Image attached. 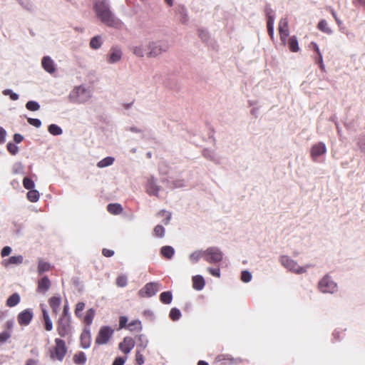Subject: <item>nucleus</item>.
<instances>
[{"label": "nucleus", "mask_w": 365, "mask_h": 365, "mask_svg": "<svg viewBox=\"0 0 365 365\" xmlns=\"http://www.w3.org/2000/svg\"><path fill=\"white\" fill-rule=\"evenodd\" d=\"M131 52L137 57L149 58H157L169 49V44L165 41H145L134 44L131 47Z\"/></svg>", "instance_id": "f257e3e1"}, {"label": "nucleus", "mask_w": 365, "mask_h": 365, "mask_svg": "<svg viewBox=\"0 0 365 365\" xmlns=\"http://www.w3.org/2000/svg\"><path fill=\"white\" fill-rule=\"evenodd\" d=\"M93 10L96 17L106 26L115 29L121 28L122 21L110 11L108 0H96Z\"/></svg>", "instance_id": "f03ea898"}, {"label": "nucleus", "mask_w": 365, "mask_h": 365, "mask_svg": "<svg viewBox=\"0 0 365 365\" xmlns=\"http://www.w3.org/2000/svg\"><path fill=\"white\" fill-rule=\"evenodd\" d=\"M93 89L86 84L74 86L69 92L67 99L71 103L85 104L93 98Z\"/></svg>", "instance_id": "7ed1b4c3"}, {"label": "nucleus", "mask_w": 365, "mask_h": 365, "mask_svg": "<svg viewBox=\"0 0 365 365\" xmlns=\"http://www.w3.org/2000/svg\"><path fill=\"white\" fill-rule=\"evenodd\" d=\"M167 183L165 180H159L153 176H149L145 183V192L150 196L161 198L167 192L165 188Z\"/></svg>", "instance_id": "20e7f679"}, {"label": "nucleus", "mask_w": 365, "mask_h": 365, "mask_svg": "<svg viewBox=\"0 0 365 365\" xmlns=\"http://www.w3.org/2000/svg\"><path fill=\"white\" fill-rule=\"evenodd\" d=\"M279 261L286 269L296 274H306L309 269L313 267L312 264L301 265L297 261L287 255L282 256Z\"/></svg>", "instance_id": "39448f33"}, {"label": "nucleus", "mask_w": 365, "mask_h": 365, "mask_svg": "<svg viewBox=\"0 0 365 365\" xmlns=\"http://www.w3.org/2000/svg\"><path fill=\"white\" fill-rule=\"evenodd\" d=\"M318 289L324 294H334L338 291L337 283L329 274H325L318 282Z\"/></svg>", "instance_id": "423d86ee"}, {"label": "nucleus", "mask_w": 365, "mask_h": 365, "mask_svg": "<svg viewBox=\"0 0 365 365\" xmlns=\"http://www.w3.org/2000/svg\"><path fill=\"white\" fill-rule=\"evenodd\" d=\"M67 353V348L64 341L60 339H55V346L50 350V357L52 360L62 361Z\"/></svg>", "instance_id": "0eeeda50"}, {"label": "nucleus", "mask_w": 365, "mask_h": 365, "mask_svg": "<svg viewBox=\"0 0 365 365\" xmlns=\"http://www.w3.org/2000/svg\"><path fill=\"white\" fill-rule=\"evenodd\" d=\"M205 260L210 264H216L222 261L223 254L221 250L216 247H210L204 250Z\"/></svg>", "instance_id": "6e6552de"}, {"label": "nucleus", "mask_w": 365, "mask_h": 365, "mask_svg": "<svg viewBox=\"0 0 365 365\" xmlns=\"http://www.w3.org/2000/svg\"><path fill=\"white\" fill-rule=\"evenodd\" d=\"M113 334V329L109 327H102L96 338V343L99 345L107 344Z\"/></svg>", "instance_id": "1a4fd4ad"}, {"label": "nucleus", "mask_w": 365, "mask_h": 365, "mask_svg": "<svg viewBox=\"0 0 365 365\" xmlns=\"http://www.w3.org/2000/svg\"><path fill=\"white\" fill-rule=\"evenodd\" d=\"M57 330L58 334L62 337L67 336L71 334V325L68 317L64 316L59 319Z\"/></svg>", "instance_id": "9d476101"}, {"label": "nucleus", "mask_w": 365, "mask_h": 365, "mask_svg": "<svg viewBox=\"0 0 365 365\" xmlns=\"http://www.w3.org/2000/svg\"><path fill=\"white\" fill-rule=\"evenodd\" d=\"M123 57V51L119 47H112L106 54V60L108 64L118 63Z\"/></svg>", "instance_id": "9b49d317"}, {"label": "nucleus", "mask_w": 365, "mask_h": 365, "mask_svg": "<svg viewBox=\"0 0 365 365\" xmlns=\"http://www.w3.org/2000/svg\"><path fill=\"white\" fill-rule=\"evenodd\" d=\"M327 153V146L322 142L314 144L310 150V156L314 161H317L319 158Z\"/></svg>", "instance_id": "f8f14e48"}, {"label": "nucleus", "mask_w": 365, "mask_h": 365, "mask_svg": "<svg viewBox=\"0 0 365 365\" xmlns=\"http://www.w3.org/2000/svg\"><path fill=\"white\" fill-rule=\"evenodd\" d=\"M289 21L287 17L282 18L279 21L278 31L280 35V39L284 45L286 44L287 38L289 35Z\"/></svg>", "instance_id": "ddd939ff"}, {"label": "nucleus", "mask_w": 365, "mask_h": 365, "mask_svg": "<svg viewBox=\"0 0 365 365\" xmlns=\"http://www.w3.org/2000/svg\"><path fill=\"white\" fill-rule=\"evenodd\" d=\"M159 290V284L157 282L148 283L143 288L139 291V294L142 297H150L156 294Z\"/></svg>", "instance_id": "4468645a"}, {"label": "nucleus", "mask_w": 365, "mask_h": 365, "mask_svg": "<svg viewBox=\"0 0 365 365\" xmlns=\"http://www.w3.org/2000/svg\"><path fill=\"white\" fill-rule=\"evenodd\" d=\"M41 66L43 70L49 74H53L57 70L55 61L48 56H46L42 58Z\"/></svg>", "instance_id": "2eb2a0df"}, {"label": "nucleus", "mask_w": 365, "mask_h": 365, "mask_svg": "<svg viewBox=\"0 0 365 365\" xmlns=\"http://www.w3.org/2000/svg\"><path fill=\"white\" fill-rule=\"evenodd\" d=\"M33 318V312L31 309H25L21 312L17 317L18 322L21 326H27Z\"/></svg>", "instance_id": "dca6fc26"}, {"label": "nucleus", "mask_w": 365, "mask_h": 365, "mask_svg": "<svg viewBox=\"0 0 365 365\" xmlns=\"http://www.w3.org/2000/svg\"><path fill=\"white\" fill-rule=\"evenodd\" d=\"M135 346V341L133 338L127 336L125 337L119 344L120 350L125 354H128Z\"/></svg>", "instance_id": "f3484780"}, {"label": "nucleus", "mask_w": 365, "mask_h": 365, "mask_svg": "<svg viewBox=\"0 0 365 365\" xmlns=\"http://www.w3.org/2000/svg\"><path fill=\"white\" fill-rule=\"evenodd\" d=\"M81 344L83 349H88L91 346V336L88 327H86L81 334Z\"/></svg>", "instance_id": "a211bd4d"}, {"label": "nucleus", "mask_w": 365, "mask_h": 365, "mask_svg": "<svg viewBox=\"0 0 365 365\" xmlns=\"http://www.w3.org/2000/svg\"><path fill=\"white\" fill-rule=\"evenodd\" d=\"M137 340V349L144 351L148 346L149 340L145 334H139L135 337Z\"/></svg>", "instance_id": "6ab92c4d"}, {"label": "nucleus", "mask_w": 365, "mask_h": 365, "mask_svg": "<svg viewBox=\"0 0 365 365\" xmlns=\"http://www.w3.org/2000/svg\"><path fill=\"white\" fill-rule=\"evenodd\" d=\"M287 43L292 52L297 53L300 50L296 36H290L288 40L287 39L286 44Z\"/></svg>", "instance_id": "aec40b11"}, {"label": "nucleus", "mask_w": 365, "mask_h": 365, "mask_svg": "<svg viewBox=\"0 0 365 365\" xmlns=\"http://www.w3.org/2000/svg\"><path fill=\"white\" fill-rule=\"evenodd\" d=\"M205 259V252L202 250L193 251L189 255V260L192 264H195L200 261L201 258Z\"/></svg>", "instance_id": "412c9836"}, {"label": "nucleus", "mask_w": 365, "mask_h": 365, "mask_svg": "<svg viewBox=\"0 0 365 365\" xmlns=\"http://www.w3.org/2000/svg\"><path fill=\"white\" fill-rule=\"evenodd\" d=\"M51 285L50 280L47 277H43L38 281L37 291L40 293H45Z\"/></svg>", "instance_id": "4be33fe9"}, {"label": "nucleus", "mask_w": 365, "mask_h": 365, "mask_svg": "<svg viewBox=\"0 0 365 365\" xmlns=\"http://www.w3.org/2000/svg\"><path fill=\"white\" fill-rule=\"evenodd\" d=\"M205 280L201 275H195L192 277V287L196 290H202L205 287Z\"/></svg>", "instance_id": "5701e85b"}, {"label": "nucleus", "mask_w": 365, "mask_h": 365, "mask_svg": "<svg viewBox=\"0 0 365 365\" xmlns=\"http://www.w3.org/2000/svg\"><path fill=\"white\" fill-rule=\"evenodd\" d=\"M317 29L322 32L328 35H331L333 33L332 29L325 19H322L319 21L317 24Z\"/></svg>", "instance_id": "b1692460"}, {"label": "nucleus", "mask_w": 365, "mask_h": 365, "mask_svg": "<svg viewBox=\"0 0 365 365\" xmlns=\"http://www.w3.org/2000/svg\"><path fill=\"white\" fill-rule=\"evenodd\" d=\"M23 262V257L21 255L12 256L9 259H4L2 262V264L5 267H8L11 264H19Z\"/></svg>", "instance_id": "393cba45"}, {"label": "nucleus", "mask_w": 365, "mask_h": 365, "mask_svg": "<svg viewBox=\"0 0 365 365\" xmlns=\"http://www.w3.org/2000/svg\"><path fill=\"white\" fill-rule=\"evenodd\" d=\"M73 360L76 364L84 365L86 362L87 358H86V354L83 352L80 351V352L76 353L73 355Z\"/></svg>", "instance_id": "a878e982"}, {"label": "nucleus", "mask_w": 365, "mask_h": 365, "mask_svg": "<svg viewBox=\"0 0 365 365\" xmlns=\"http://www.w3.org/2000/svg\"><path fill=\"white\" fill-rule=\"evenodd\" d=\"M20 299L19 294L14 293L7 299L6 304L9 307H15L20 302Z\"/></svg>", "instance_id": "bb28decb"}, {"label": "nucleus", "mask_w": 365, "mask_h": 365, "mask_svg": "<svg viewBox=\"0 0 365 365\" xmlns=\"http://www.w3.org/2000/svg\"><path fill=\"white\" fill-rule=\"evenodd\" d=\"M95 314L96 311L93 308H91L86 311V314L83 318V321L85 324H87V327L92 324Z\"/></svg>", "instance_id": "cd10ccee"}, {"label": "nucleus", "mask_w": 365, "mask_h": 365, "mask_svg": "<svg viewBox=\"0 0 365 365\" xmlns=\"http://www.w3.org/2000/svg\"><path fill=\"white\" fill-rule=\"evenodd\" d=\"M61 298L59 297H52L49 299V304L51 309H53V312L56 313L58 311V308L61 305Z\"/></svg>", "instance_id": "c85d7f7f"}, {"label": "nucleus", "mask_w": 365, "mask_h": 365, "mask_svg": "<svg viewBox=\"0 0 365 365\" xmlns=\"http://www.w3.org/2000/svg\"><path fill=\"white\" fill-rule=\"evenodd\" d=\"M43 317L45 322V329L46 331H51L53 329V323L49 317L48 313L46 309H42Z\"/></svg>", "instance_id": "c756f323"}, {"label": "nucleus", "mask_w": 365, "mask_h": 365, "mask_svg": "<svg viewBox=\"0 0 365 365\" xmlns=\"http://www.w3.org/2000/svg\"><path fill=\"white\" fill-rule=\"evenodd\" d=\"M26 197L28 200H29L30 202H36L39 200L40 193L36 189L29 190V192L26 194Z\"/></svg>", "instance_id": "7c9ffc66"}, {"label": "nucleus", "mask_w": 365, "mask_h": 365, "mask_svg": "<svg viewBox=\"0 0 365 365\" xmlns=\"http://www.w3.org/2000/svg\"><path fill=\"white\" fill-rule=\"evenodd\" d=\"M128 328L131 331H140L143 327L140 321L136 319L128 324Z\"/></svg>", "instance_id": "2f4dec72"}, {"label": "nucleus", "mask_w": 365, "mask_h": 365, "mask_svg": "<svg viewBox=\"0 0 365 365\" xmlns=\"http://www.w3.org/2000/svg\"><path fill=\"white\" fill-rule=\"evenodd\" d=\"M114 161H115L114 158L110 157V156L106 157V158L102 159L101 160H100L97 163V166L100 168H106V167L113 165Z\"/></svg>", "instance_id": "473e14b6"}, {"label": "nucleus", "mask_w": 365, "mask_h": 365, "mask_svg": "<svg viewBox=\"0 0 365 365\" xmlns=\"http://www.w3.org/2000/svg\"><path fill=\"white\" fill-rule=\"evenodd\" d=\"M180 21L182 24H185L188 21V13L185 6H180L178 10Z\"/></svg>", "instance_id": "72a5a7b5"}, {"label": "nucleus", "mask_w": 365, "mask_h": 365, "mask_svg": "<svg viewBox=\"0 0 365 365\" xmlns=\"http://www.w3.org/2000/svg\"><path fill=\"white\" fill-rule=\"evenodd\" d=\"M103 43L102 38L99 36H94L91 39L90 46L93 49H98Z\"/></svg>", "instance_id": "f704fd0d"}, {"label": "nucleus", "mask_w": 365, "mask_h": 365, "mask_svg": "<svg viewBox=\"0 0 365 365\" xmlns=\"http://www.w3.org/2000/svg\"><path fill=\"white\" fill-rule=\"evenodd\" d=\"M174 252V249L170 246H164L161 248V254L166 258L170 259Z\"/></svg>", "instance_id": "c9c22d12"}, {"label": "nucleus", "mask_w": 365, "mask_h": 365, "mask_svg": "<svg viewBox=\"0 0 365 365\" xmlns=\"http://www.w3.org/2000/svg\"><path fill=\"white\" fill-rule=\"evenodd\" d=\"M123 210V208L119 204H109L108 205V211L113 215L120 214Z\"/></svg>", "instance_id": "e433bc0d"}, {"label": "nucleus", "mask_w": 365, "mask_h": 365, "mask_svg": "<svg viewBox=\"0 0 365 365\" xmlns=\"http://www.w3.org/2000/svg\"><path fill=\"white\" fill-rule=\"evenodd\" d=\"M50 269H51V265L49 263H48L45 261H43V260L38 261V272L39 274H42L45 272H48V271H49Z\"/></svg>", "instance_id": "4c0bfd02"}, {"label": "nucleus", "mask_w": 365, "mask_h": 365, "mask_svg": "<svg viewBox=\"0 0 365 365\" xmlns=\"http://www.w3.org/2000/svg\"><path fill=\"white\" fill-rule=\"evenodd\" d=\"M267 31L272 38L274 37V18L272 16H269L267 19Z\"/></svg>", "instance_id": "58836bf2"}, {"label": "nucleus", "mask_w": 365, "mask_h": 365, "mask_svg": "<svg viewBox=\"0 0 365 365\" xmlns=\"http://www.w3.org/2000/svg\"><path fill=\"white\" fill-rule=\"evenodd\" d=\"M23 185L25 189L28 190H31L35 189V182L34 181L31 179L30 178L25 177L23 179Z\"/></svg>", "instance_id": "ea45409f"}, {"label": "nucleus", "mask_w": 365, "mask_h": 365, "mask_svg": "<svg viewBox=\"0 0 365 365\" xmlns=\"http://www.w3.org/2000/svg\"><path fill=\"white\" fill-rule=\"evenodd\" d=\"M158 216L162 218V222L165 225H168L171 219V213L165 210L160 211Z\"/></svg>", "instance_id": "a19ab883"}, {"label": "nucleus", "mask_w": 365, "mask_h": 365, "mask_svg": "<svg viewBox=\"0 0 365 365\" xmlns=\"http://www.w3.org/2000/svg\"><path fill=\"white\" fill-rule=\"evenodd\" d=\"M48 132L53 135H60L62 134V129L56 124H51L48 126Z\"/></svg>", "instance_id": "79ce46f5"}, {"label": "nucleus", "mask_w": 365, "mask_h": 365, "mask_svg": "<svg viewBox=\"0 0 365 365\" xmlns=\"http://www.w3.org/2000/svg\"><path fill=\"white\" fill-rule=\"evenodd\" d=\"M160 301L164 304H170L172 302L173 296L170 292H165L160 295Z\"/></svg>", "instance_id": "37998d69"}, {"label": "nucleus", "mask_w": 365, "mask_h": 365, "mask_svg": "<svg viewBox=\"0 0 365 365\" xmlns=\"http://www.w3.org/2000/svg\"><path fill=\"white\" fill-rule=\"evenodd\" d=\"M128 278L125 275H119L116 279V284L119 287H124L127 285Z\"/></svg>", "instance_id": "c03bdc74"}, {"label": "nucleus", "mask_w": 365, "mask_h": 365, "mask_svg": "<svg viewBox=\"0 0 365 365\" xmlns=\"http://www.w3.org/2000/svg\"><path fill=\"white\" fill-rule=\"evenodd\" d=\"M2 94L4 96H9V98L11 101H17L19 98V95L16 93H14L11 89H4L2 91Z\"/></svg>", "instance_id": "a18cd8bd"}, {"label": "nucleus", "mask_w": 365, "mask_h": 365, "mask_svg": "<svg viewBox=\"0 0 365 365\" xmlns=\"http://www.w3.org/2000/svg\"><path fill=\"white\" fill-rule=\"evenodd\" d=\"M26 108L31 111H36L40 108L39 104L34 101H29L26 104Z\"/></svg>", "instance_id": "49530a36"}, {"label": "nucleus", "mask_w": 365, "mask_h": 365, "mask_svg": "<svg viewBox=\"0 0 365 365\" xmlns=\"http://www.w3.org/2000/svg\"><path fill=\"white\" fill-rule=\"evenodd\" d=\"M85 308V304L83 302L77 303L75 309V314L79 318H82V312Z\"/></svg>", "instance_id": "de8ad7c7"}, {"label": "nucleus", "mask_w": 365, "mask_h": 365, "mask_svg": "<svg viewBox=\"0 0 365 365\" xmlns=\"http://www.w3.org/2000/svg\"><path fill=\"white\" fill-rule=\"evenodd\" d=\"M181 317V312L176 308H173L170 312V317L173 320H178Z\"/></svg>", "instance_id": "09e8293b"}, {"label": "nucleus", "mask_w": 365, "mask_h": 365, "mask_svg": "<svg viewBox=\"0 0 365 365\" xmlns=\"http://www.w3.org/2000/svg\"><path fill=\"white\" fill-rule=\"evenodd\" d=\"M252 274L249 271L245 270L242 272L241 280L243 282H245V283L250 282L252 280Z\"/></svg>", "instance_id": "8fccbe9b"}, {"label": "nucleus", "mask_w": 365, "mask_h": 365, "mask_svg": "<svg viewBox=\"0 0 365 365\" xmlns=\"http://www.w3.org/2000/svg\"><path fill=\"white\" fill-rule=\"evenodd\" d=\"M12 172L14 174H23L24 166L21 163H15L12 167Z\"/></svg>", "instance_id": "3c124183"}, {"label": "nucleus", "mask_w": 365, "mask_h": 365, "mask_svg": "<svg viewBox=\"0 0 365 365\" xmlns=\"http://www.w3.org/2000/svg\"><path fill=\"white\" fill-rule=\"evenodd\" d=\"M142 351L140 350H136L135 351V362L138 365H143L145 362Z\"/></svg>", "instance_id": "603ef678"}, {"label": "nucleus", "mask_w": 365, "mask_h": 365, "mask_svg": "<svg viewBox=\"0 0 365 365\" xmlns=\"http://www.w3.org/2000/svg\"><path fill=\"white\" fill-rule=\"evenodd\" d=\"M11 334L9 331H4L0 333V344L5 343L10 337Z\"/></svg>", "instance_id": "864d4df0"}, {"label": "nucleus", "mask_w": 365, "mask_h": 365, "mask_svg": "<svg viewBox=\"0 0 365 365\" xmlns=\"http://www.w3.org/2000/svg\"><path fill=\"white\" fill-rule=\"evenodd\" d=\"M7 150L11 155H16L19 152V148L13 143H9L7 144Z\"/></svg>", "instance_id": "5fc2aeb1"}, {"label": "nucleus", "mask_w": 365, "mask_h": 365, "mask_svg": "<svg viewBox=\"0 0 365 365\" xmlns=\"http://www.w3.org/2000/svg\"><path fill=\"white\" fill-rule=\"evenodd\" d=\"M154 234L157 237H163L165 235V228L161 225H157L154 228Z\"/></svg>", "instance_id": "6e6d98bb"}, {"label": "nucleus", "mask_w": 365, "mask_h": 365, "mask_svg": "<svg viewBox=\"0 0 365 365\" xmlns=\"http://www.w3.org/2000/svg\"><path fill=\"white\" fill-rule=\"evenodd\" d=\"M27 120L30 125H31L36 128H39L41 125V122L38 119L29 118Z\"/></svg>", "instance_id": "4d7b16f0"}, {"label": "nucleus", "mask_w": 365, "mask_h": 365, "mask_svg": "<svg viewBox=\"0 0 365 365\" xmlns=\"http://www.w3.org/2000/svg\"><path fill=\"white\" fill-rule=\"evenodd\" d=\"M207 271L212 276H215L216 277H220V271L219 268L208 267L207 268Z\"/></svg>", "instance_id": "13d9d810"}, {"label": "nucleus", "mask_w": 365, "mask_h": 365, "mask_svg": "<svg viewBox=\"0 0 365 365\" xmlns=\"http://www.w3.org/2000/svg\"><path fill=\"white\" fill-rule=\"evenodd\" d=\"M128 318L125 316L120 317V322H119V326L120 329L125 328L128 327Z\"/></svg>", "instance_id": "bf43d9fd"}, {"label": "nucleus", "mask_w": 365, "mask_h": 365, "mask_svg": "<svg viewBox=\"0 0 365 365\" xmlns=\"http://www.w3.org/2000/svg\"><path fill=\"white\" fill-rule=\"evenodd\" d=\"M11 251L12 250L10 247H4L1 250V255L2 257H6L11 254Z\"/></svg>", "instance_id": "052dcab7"}, {"label": "nucleus", "mask_w": 365, "mask_h": 365, "mask_svg": "<svg viewBox=\"0 0 365 365\" xmlns=\"http://www.w3.org/2000/svg\"><path fill=\"white\" fill-rule=\"evenodd\" d=\"M6 130L0 127V144H3L6 140Z\"/></svg>", "instance_id": "680f3d73"}, {"label": "nucleus", "mask_w": 365, "mask_h": 365, "mask_svg": "<svg viewBox=\"0 0 365 365\" xmlns=\"http://www.w3.org/2000/svg\"><path fill=\"white\" fill-rule=\"evenodd\" d=\"M310 48H312L317 54L318 56L321 57V51L318 45L315 42H312L310 43Z\"/></svg>", "instance_id": "e2e57ef3"}, {"label": "nucleus", "mask_w": 365, "mask_h": 365, "mask_svg": "<svg viewBox=\"0 0 365 365\" xmlns=\"http://www.w3.org/2000/svg\"><path fill=\"white\" fill-rule=\"evenodd\" d=\"M126 359L118 357L116 358L112 365H123Z\"/></svg>", "instance_id": "0e129e2a"}, {"label": "nucleus", "mask_w": 365, "mask_h": 365, "mask_svg": "<svg viewBox=\"0 0 365 365\" xmlns=\"http://www.w3.org/2000/svg\"><path fill=\"white\" fill-rule=\"evenodd\" d=\"M24 139V137L20 134H15L14 135V140L16 143H20Z\"/></svg>", "instance_id": "69168bd1"}, {"label": "nucleus", "mask_w": 365, "mask_h": 365, "mask_svg": "<svg viewBox=\"0 0 365 365\" xmlns=\"http://www.w3.org/2000/svg\"><path fill=\"white\" fill-rule=\"evenodd\" d=\"M14 322L13 320H8L6 324H5V326L6 327V329H8L7 331L9 330H11L14 327Z\"/></svg>", "instance_id": "338daca9"}, {"label": "nucleus", "mask_w": 365, "mask_h": 365, "mask_svg": "<svg viewBox=\"0 0 365 365\" xmlns=\"http://www.w3.org/2000/svg\"><path fill=\"white\" fill-rule=\"evenodd\" d=\"M25 365H38V361L36 359H31L26 361Z\"/></svg>", "instance_id": "774afa93"}]
</instances>
